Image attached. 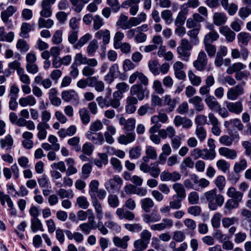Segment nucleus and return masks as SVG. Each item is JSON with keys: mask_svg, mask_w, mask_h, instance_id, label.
Returning a JSON list of instances; mask_svg holds the SVG:
<instances>
[{"mask_svg": "<svg viewBox=\"0 0 251 251\" xmlns=\"http://www.w3.org/2000/svg\"><path fill=\"white\" fill-rule=\"evenodd\" d=\"M99 182L97 180H92L89 185V194L92 199V204L94 206L97 218L101 220L103 217V211L102 205L98 201L96 193L98 192Z\"/></svg>", "mask_w": 251, "mask_h": 251, "instance_id": "1", "label": "nucleus"}, {"mask_svg": "<svg viewBox=\"0 0 251 251\" xmlns=\"http://www.w3.org/2000/svg\"><path fill=\"white\" fill-rule=\"evenodd\" d=\"M203 198L208 202V208L211 210H216L224 202V197L221 194H217L216 189L206 191L203 194Z\"/></svg>", "mask_w": 251, "mask_h": 251, "instance_id": "2", "label": "nucleus"}, {"mask_svg": "<svg viewBox=\"0 0 251 251\" xmlns=\"http://www.w3.org/2000/svg\"><path fill=\"white\" fill-rule=\"evenodd\" d=\"M149 90L147 87H144L141 84L133 85L130 89V94L131 96H136L138 100H142L146 97H148Z\"/></svg>", "mask_w": 251, "mask_h": 251, "instance_id": "3", "label": "nucleus"}, {"mask_svg": "<svg viewBox=\"0 0 251 251\" xmlns=\"http://www.w3.org/2000/svg\"><path fill=\"white\" fill-rule=\"evenodd\" d=\"M191 155L195 159L201 158L205 160H212L215 157V152L210 151L207 149L201 150L195 148L191 151Z\"/></svg>", "mask_w": 251, "mask_h": 251, "instance_id": "4", "label": "nucleus"}, {"mask_svg": "<svg viewBox=\"0 0 251 251\" xmlns=\"http://www.w3.org/2000/svg\"><path fill=\"white\" fill-rule=\"evenodd\" d=\"M123 185V180L118 175L108 179L104 184L105 189L109 192L114 193L119 191Z\"/></svg>", "mask_w": 251, "mask_h": 251, "instance_id": "5", "label": "nucleus"}, {"mask_svg": "<svg viewBox=\"0 0 251 251\" xmlns=\"http://www.w3.org/2000/svg\"><path fill=\"white\" fill-rule=\"evenodd\" d=\"M96 101H97L99 106L100 108H104V107H112L115 109L118 108L121 104L120 101L119 100L108 99V97L103 98L102 96H99L97 98Z\"/></svg>", "mask_w": 251, "mask_h": 251, "instance_id": "6", "label": "nucleus"}, {"mask_svg": "<svg viewBox=\"0 0 251 251\" xmlns=\"http://www.w3.org/2000/svg\"><path fill=\"white\" fill-rule=\"evenodd\" d=\"M229 136L224 135L219 138V142L223 145L230 147L232 145L233 141H238L240 139V135L237 131H234L229 129L228 130Z\"/></svg>", "mask_w": 251, "mask_h": 251, "instance_id": "7", "label": "nucleus"}, {"mask_svg": "<svg viewBox=\"0 0 251 251\" xmlns=\"http://www.w3.org/2000/svg\"><path fill=\"white\" fill-rule=\"evenodd\" d=\"M208 63L207 55L204 51H201L198 55L197 59L194 61V67L199 71H203Z\"/></svg>", "mask_w": 251, "mask_h": 251, "instance_id": "8", "label": "nucleus"}, {"mask_svg": "<svg viewBox=\"0 0 251 251\" xmlns=\"http://www.w3.org/2000/svg\"><path fill=\"white\" fill-rule=\"evenodd\" d=\"M244 93V88L243 85L238 84L234 87L230 88L227 92V98L231 100H235L237 99L238 97L242 95Z\"/></svg>", "mask_w": 251, "mask_h": 251, "instance_id": "9", "label": "nucleus"}, {"mask_svg": "<svg viewBox=\"0 0 251 251\" xmlns=\"http://www.w3.org/2000/svg\"><path fill=\"white\" fill-rule=\"evenodd\" d=\"M173 226V221L169 218H164L162 222L158 224H153L150 226V228L153 231H162L166 228H169Z\"/></svg>", "mask_w": 251, "mask_h": 251, "instance_id": "10", "label": "nucleus"}, {"mask_svg": "<svg viewBox=\"0 0 251 251\" xmlns=\"http://www.w3.org/2000/svg\"><path fill=\"white\" fill-rule=\"evenodd\" d=\"M95 37L98 39L102 40V49L104 51L106 50V45L108 44L110 42V33L109 30H99L95 34Z\"/></svg>", "mask_w": 251, "mask_h": 251, "instance_id": "11", "label": "nucleus"}, {"mask_svg": "<svg viewBox=\"0 0 251 251\" xmlns=\"http://www.w3.org/2000/svg\"><path fill=\"white\" fill-rule=\"evenodd\" d=\"M119 124L123 126V128L127 132L132 131L135 127L136 120L130 118L126 120L125 117L120 116L119 118Z\"/></svg>", "mask_w": 251, "mask_h": 251, "instance_id": "12", "label": "nucleus"}, {"mask_svg": "<svg viewBox=\"0 0 251 251\" xmlns=\"http://www.w3.org/2000/svg\"><path fill=\"white\" fill-rule=\"evenodd\" d=\"M138 99L133 96H128L126 100L125 110L128 114L133 113L136 110V105L138 103Z\"/></svg>", "mask_w": 251, "mask_h": 251, "instance_id": "13", "label": "nucleus"}, {"mask_svg": "<svg viewBox=\"0 0 251 251\" xmlns=\"http://www.w3.org/2000/svg\"><path fill=\"white\" fill-rule=\"evenodd\" d=\"M188 13V9L185 6V4L182 5L180 8V11L175 21L176 26L183 25L187 18V15Z\"/></svg>", "mask_w": 251, "mask_h": 251, "instance_id": "14", "label": "nucleus"}, {"mask_svg": "<svg viewBox=\"0 0 251 251\" xmlns=\"http://www.w3.org/2000/svg\"><path fill=\"white\" fill-rule=\"evenodd\" d=\"M181 175L179 173L174 171L173 173L163 171L160 175V179L162 181H176L180 179Z\"/></svg>", "mask_w": 251, "mask_h": 251, "instance_id": "15", "label": "nucleus"}, {"mask_svg": "<svg viewBox=\"0 0 251 251\" xmlns=\"http://www.w3.org/2000/svg\"><path fill=\"white\" fill-rule=\"evenodd\" d=\"M174 123L176 126H182L184 128H189L193 125V122L190 119L186 117H182L178 115L175 117Z\"/></svg>", "mask_w": 251, "mask_h": 251, "instance_id": "16", "label": "nucleus"}, {"mask_svg": "<svg viewBox=\"0 0 251 251\" xmlns=\"http://www.w3.org/2000/svg\"><path fill=\"white\" fill-rule=\"evenodd\" d=\"M85 136L87 139L94 144L101 145L103 143L104 138L103 135L100 132H86Z\"/></svg>", "mask_w": 251, "mask_h": 251, "instance_id": "17", "label": "nucleus"}, {"mask_svg": "<svg viewBox=\"0 0 251 251\" xmlns=\"http://www.w3.org/2000/svg\"><path fill=\"white\" fill-rule=\"evenodd\" d=\"M219 153L226 158L230 160H234L237 157V152L234 149H229L226 147H221L219 149Z\"/></svg>", "mask_w": 251, "mask_h": 251, "instance_id": "18", "label": "nucleus"}, {"mask_svg": "<svg viewBox=\"0 0 251 251\" xmlns=\"http://www.w3.org/2000/svg\"><path fill=\"white\" fill-rule=\"evenodd\" d=\"M163 106L165 107V111L169 113L175 109L176 106V99H172L170 95L164 97Z\"/></svg>", "mask_w": 251, "mask_h": 251, "instance_id": "19", "label": "nucleus"}, {"mask_svg": "<svg viewBox=\"0 0 251 251\" xmlns=\"http://www.w3.org/2000/svg\"><path fill=\"white\" fill-rule=\"evenodd\" d=\"M17 10V8L13 5L8 6L6 10L0 13V18L3 23L6 24L9 21V18L11 17Z\"/></svg>", "mask_w": 251, "mask_h": 251, "instance_id": "20", "label": "nucleus"}, {"mask_svg": "<svg viewBox=\"0 0 251 251\" xmlns=\"http://www.w3.org/2000/svg\"><path fill=\"white\" fill-rule=\"evenodd\" d=\"M50 128V125L45 122H39L37 126L38 133L37 136L40 140H44L47 136V130Z\"/></svg>", "mask_w": 251, "mask_h": 251, "instance_id": "21", "label": "nucleus"}, {"mask_svg": "<svg viewBox=\"0 0 251 251\" xmlns=\"http://www.w3.org/2000/svg\"><path fill=\"white\" fill-rule=\"evenodd\" d=\"M226 108L228 111L235 114H240L243 110V106L241 101L229 102L226 104Z\"/></svg>", "mask_w": 251, "mask_h": 251, "instance_id": "22", "label": "nucleus"}, {"mask_svg": "<svg viewBox=\"0 0 251 251\" xmlns=\"http://www.w3.org/2000/svg\"><path fill=\"white\" fill-rule=\"evenodd\" d=\"M89 87H94L95 90L98 92H101L104 91L105 85L102 81L99 80L96 76L89 77Z\"/></svg>", "mask_w": 251, "mask_h": 251, "instance_id": "23", "label": "nucleus"}, {"mask_svg": "<svg viewBox=\"0 0 251 251\" xmlns=\"http://www.w3.org/2000/svg\"><path fill=\"white\" fill-rule=\"evenodd\" d=\"M184 66V64L180 61H177L174 64L173 68L175 75L176 77L178 79L183 80L186 77V74L184 71H183Z\"/></svg>", "mask_w": 251, "mask_h": 251, "instance_id": "24", "label": "nucleus"}, {"mask_svg": "<svg viewBox=\"0 0 251 251\" xmlns=\"http://www.w3.org/2000/svg\"><path fill=\"white\" fill-rule=\"evenodd\" d=\"M220 32L226 37V40L231 42L235 40V33L231 30L228 26H221L219 28Z\"/></svg>", "mask_w": 251, "mask_h": 251, "instance_id": "25", "label": "nucleus"}, {"mask_svg": "<svg viewBox=\"0 0 251 251\" xmlns=\"http://www.w3.org/2000/svg\"><path fill=\"white\" fill-rule=\"evenodd\" d=\"M136 135L135 132H128L126 135L122 134L118 138V142L123 145H127L133 142L135 140Z\"/></svg>", "mask_w": 251, "mask_h": 251, "instance_id": "26", "label": "nucleus"}, {"mask_svg": "<svg viewBox=\"0 0 251 251\" xmlns=\"http://www.w3.org/2000/svg\"><path fill=\"white\" fill-rule=\"evenodd\" d=\"M140 204L142 209L146 213L151 211L154 206L153 201L150 198H145L141 200Z\"/></svg>", "mask_w": 251, "mask_h": 251, "instance_id": "27", "label": "nucleus"}, {"mask_svg": "<svg viewBox=\"0 0 251 251\" xmlns=\"http://www.w3.org/2000/svg\"><path fill=\"white\" fill-rule=\"evenodd\" d=\"M37 101L36 99L32 95H28L25 97H22L19 100V103L23 107L27 106H32L36 104Z\"/></svg>", "mask_w": 251, "mask_h": 251, "instance_id": "28", "label": "nucleus"}, {"mask_svg": "<svg viewBox=\"0 0 251 251\" xmlns=\"http://www.w3.org/2000/svg\"><path fill=\"white\" fill-rule=\"evenodd\" d=\"M227 195L239 202L242 201L243 193L240 191H237L236 189L233 187H229L227 191Z\"/></svg>", "mask_w": 251, "mask_h": 251, "instance_id": "29", "label": "nucleus"}, {"mask_svg": "<svg viewBox=\"0 0 251 251\" xmlns=\"http://www.w3.org/2000/svg\"><path fill=\"white\" fill-rule=\"evenodd\" d=\"M205 102L207 106L211 110L217 111V108H220V103L217 100L216 98L213 96H207L205 99Z\"/></svg>", "mask_w": 251, "mask_h": 251, "instance_id": "30", "label": "nucleus"}, {"mask_svg": "<svg viewBox=\"0 0 251 251\" xmlns=\"http://www.w3.org/2000/svg\"><path fill=\"white\" fill-rule=\"evenodd\" d=\"M41 6L40 17L48 18L51 17L52 15L51 6H50L45 1H41Z\"/></svg>", "mask_w": 251, "mask_h": 251, "instance_id": "31", "label": "nucleus"}, {"mask_svg": "<svg viewBox=\"0 0 251 251\" xmlns=\"http://www.w3.org/2000/svg\"><path fill=\"white\" fill-rule=\"evenodd\" d=\"M143 221L146 224L156 223L160 221L161 217L159 214L151 213L144 214L142 216Z\"/></svg>", "mask_w": 251, "mask_h": 251, "instance_id": "32", "label": "nucleus"}, {"mask_svg": "<svg viewBox=\"0 0 251 251\" xmlns=\"http://www.w3.org/2000/svg\"><path fill=\"white\" fill-rule=\"evenodd\" d=\"M246 68V65L243 63L238 62L232 64L226 69V73L228 75H231L234 73H237Z\"/></svg>", "mask_w": 251, "mask_h": 251, "instance_id": "33", "label": "nucleus"}, {"mask_svg": "<svg viewBox=\"0 0 251 251\" xmlns=\"http://www.w3.org/2000/svg\"><path fill=\"white\" fill-rule=\"evenodd\" d=\"M57 91L55 88H51L49 92V98L51 103L55 106H59L61 103V99L57 97Z\"/></svg>", "mask_w": 251, "mask_h": 251, "instance_id": "34", "label": "nucleus"}, {"mask_svg": "<svg viewBox=\"0 0 251 251\" xmlns=\"http://www.w3.org/2000/svg\"><path fill=\"white\" fill-rule=\"evenodd\" d=\"M13 139L11 135L8 134L3 138L0 139V147L6 150H9L13 145Z\"/></svg>", "mask_w": 251, "mask_h": 251, "instance_id": "35", "label": "nucleus"}, {"mask_svg": "<svg viewBox=\"0 0 251 251\" xmlns=\"http://www.w3.org/2000/svg\"><path fill=\"white\" fill-rule=\"evenodd\" d=\"M237 39L240 46H246L251 39V35L249 33L241 32L237 35Z\"/></svg>", "mask_w": 251, "mask_h": 251, "instance_id": "36", "label": "nucleus"}, {"mask_svg": "<svg viewBox=\"0 0 251 251\" xmlns=\"http://www.w3.org/2000/svg\"><path fill=\"white\" fill-rule=\"evenodd\" d=\"M61 97L63 100L69 102L71 100H76L78 99V95L73 90L64 91L61 93Z\"/></svg>", "mask_w": 251, "mask_h": 251, "instance_id": "37", "label": "nucleus"}, {"mask_svg": "<svg viewBox=\"0 0 251 251\" xmlns=\"http://www.w3.org/2000/svg\"><path fill=\"white\" fill-rule=\"evenodd\" d=\"M189 103L194 105L197 111H202L204 109V105L202 102L201 98L199 96H195L188 100Z\"/></svg>", "mask_w": 251, "mask_h": 251, "instance_id": "38", "label": "nucleus"}, {"mask_svg": "<svg viewBox=\"0 0 251 251\" xmlns=\"http://www.w3.org/2000/svg\"><path fill=\"white\" fill-rule=\"evenodd\" d=\"M227 18L223 13L216 12L213 15V22L216 25H221L225 24L227 21Z\"/></svg>", "mask_w": 251, "mask_h": 251, "instance_id": "39", "label": "nucleus"}, {"mask_svg": "<svg viewBox=\"0 0 251 251\" xmlns=\"http://www.w3.org/2000/svg\"><path fill=\"white\" fill-rule=\"evenodd\" d=\"M30 222V227L34 233L37 232L38 230H40L41 231H43L44 230L43 224L39 218L31 219Z\"/></svg>", "mask_w": 251, "mask_h": 251, "instance_id": "40", "label": "nucleus"}, {"mask_svg": "<svg viewBox=\"0 0 251 251\" xmlns=\"http://www.w3.org/2000/svg\"><path fill=\"white\" fill-rule=\"evenodd\" d=\"M173 188L176 193L175 195L185 199L186 197V192L183 185L179 183H176L173 185Z\"/></svg>", "mask_w": 251, "mask_h": 251, "instance_id": "41", "label": "nucleus"}, {"mask_svg": "<svg viewBox=\"0 0 251 251\" xmlns=\"http://www.w3.org/2000/svg\"><path fill=\"white\" fill-rule=\"evenodd\" d=\"M177 196V195H173L172 200L169 202V205L172 209H179L182 206L181 202L184 199Z\"/></svg>", "mask_w": 251, "mask_h": 251, "instance_id": "42", "label": "nucleus"}, {"mask_svg": "<svg viewBox=\"0 0 251 251\" xmlns=\"http://www.w3.org/2000/svg\"><path fill=\"white\" fill-rule=\"evenodd\" d=\"M98 42L96 39L92 40L87 47L86 51L88 55L93 56L98 49Z\"/></svg>", "mask_w": 251, "mask_h": 251, "instance_id": "43", "label": "nucleus"}, {"mask_svg": "<svg viewBox=\"0 0 251 251\" xmlns=\"http://www.w3.org/2000/svg\"><path fill=\"white\" fill-rule=\"evenodd\" d=\"M79 115L80 120L83 125H86L90 122V116L88 110L85 108L80 109Z\"/></svg>", "mask_w": 251, "mask_h": 251, "instance_id": "44", "label": "nucleus"}, {"mask_svg": "<svg viewBox=\"0 0 251 251\" xmlns=\"http://www.w3.org/2000/svg\"><path fill=\"white\" fill-rule=\"evenodd\" d=\"M92 38L90 34L87 33L82 36L78 40L77 42L74 45V48L80 49Z\"/></svg>", "mask_w": 251, "mask_h": 251, "instance_id": "45", "label": "nucleus"}, {"mask_svg": "<svg viewBox=\"0 0 251 251\" xmlns=\"http://www.w3.org/2000/svg\"><path fill=\"white\" fill-rule=\"evenodd\" d=\"M219 38V34L216 31L213 30L205 35L203 43L212 44V42L216 41Z\"/></svg>", "mask_w": 251, "mask_h": 251, "instance_id": "46", "label": "nucleus"}, {"mask_svg": "<svg viewBox=\"0 0 251 251\" xmlns=\"http://www.w3.org/2000/svg\"><path fill=\"white\" fill-rule=\"evenodd\" d=\"M216 166L218 170L226 173L229 172L230 167V163L224 159H220L217 161Z\"/></svg>", "mask_w": 251, "mask_h": 251, "instance_id": "47", "label": "nucleus"}, {"mask_svg": "<svg viewBox=\"0 0 251 251\" xmlns=\"http://www.w3.org/2000/svg\"><path fill=\"white\" fill-rule=\"evenodd\" d=\"M247 167V162L245 159H241L239 161L236 162L233 167L235 173L238 174Z\"/></svg>", "mask_w": 251, "mask_h": 251, "instance_id": "48", "label": "nucleus"}, {"mask_svg": "<svg viewBox=\"0 0 251 251\" xmlns=\"http://www.w3.org/2000/svg\"><path fill=\"white\" fill-rule=\"evenodd\" d=\"M198 27L193 28L187 32V35L190 37L191 42L195 45L197 44L199 42L198 35L201 28H199V26Z\"/></svg>", "mask_w": 251, "mask_h": 251, "instance_id": "49", "label": "nucleus"}, {"mask_svg": "<svg viewBox=\"0 0 251 251\" xmlns=\"http://www.w3.org/2000/svg\"><path fill=\"white\" fill-rule=\"evenodd\" d=\"M54 24L53 21L50 19L45 20L44 18L40 17L38 21V25L39 28H51Z\"/></svg>", "mask_w": 251, "mask_h": 251, "instance_id": "50", "label": "nucleus"}, {"mask_svg": "<svg viewBox=\"0 0 251 251\" xmlns=\"http://www.w3.org/2000/svg\"><path fill=\"white\" fill-rule=\"evenodd\" d=\"M195 134L201 142L203 141L207 136L206 130L201 125L197 126Z\"/></svg>", "mask_w": 251, "mask_h": 251, "instance_id": "51", "label": "nucleus"}, {"mask_svg": "<svg viewBox=\"0 0 251 251\" xmlns=\"http://www.w3.org/2000/svg\"><path fill=\"white\" fill-rule=\"evenodd\" d=\"M107 202L109 206L113 208L118 207L120 204L119 198L115 194H110L108 196Z\"/></svg>", "mask_w": 251, "mask_h": 251, "instance_id": "52", "label": "nucleus"}, {"mask_svg": "<svg viewBox=\"0 0 251 251\" xmlns=\"http://www.w3.org/2000/svg\"><path fill=\"white\" fill-rule=\"evenodd\" d=\"M194 162L190 157H187L183 160L180 164V168L181 171H185L187 168H193L194 166Z\"/></svg>", "mask_w": 251, "mask_h": 251, "instance_id": "53", "label": "nucleus"}, {"mask_svg": "<svg viewBox=\"0 0 251 251\" xmlns=\"http://www.w3.org/2000/svg\"><path fill=\"white\" fill-rule=\"evenodd\" d=\"M142 148L140 146L132 147L129 151V156L132 159H137L141 155Z\"/></svg>", "mask_w": 251, "mask_h": 251, "instance_id": "54", "label": "nucleus"}, {"mask_svg": "<svg viewBox=\"0 0 251 251\" xmlns=\"http://www.w3.org/2000/svg\"><path fill=\"white\" fill-rule=\"evenodd\" d=\"M188 76L191 83L196 86H199L201 82V78L195 75L192 71H189L188 73Z\"/></svg>", "mask_w": 251, "mask_h": 251, "instance_id": "55", "label": "nucleus"}, {"mask_svg": "<svg viewBox=\"0 0 251 251\" xmlns=\"http://www.w3.org/2000/svg\"><path fill=\"white\" fill-rule=\"evenodd\" d=\"M31 30V26L29 24L23 23L21 27L20 36L24 38H27L29 37L28 33Z\"/></svg>", "mask_w": 251, "mask_h": 251, "instance_id": "56", "label": "nucleus"}, {"mask_svg": "<svg viewBox=\"0 0 251 251\" xmlns=\"http://www.w3.org/2000/svg\"><path fill=\"white\" fill-rule=\"evenodd\" d=\"M149 170V173L150 175L154 178H157L160 173V170L158 167V164L156 162L151 164Z\"/></svg>", "mask_w": 251, "mask_h": 251, "instance_id": "57", "label": "nucleus"}, {"mask_svg": "<svg viewBox=\"0 0 251 251\" xmlns=\"http://www.w3.org/2000/svg\"><path fill=\"white\" fill-rule=\"evenodd\" d=\"M103 128V124L100 120H97L91 123L87 132H97Z\"/></svg>", "mask_w": 251, "mask_h": 251, "instance_id": "58", "label": "nucleus"}, {"mask_svg": "<svg viewBox=\"0 0 251 251\" xmlns=\"http://www.w3.org/2000/svg\"><path fill=\"white\" fill-rule=\"evenodd\" d=\"M39 186L42 188H51V184L49 178L45 175L38 179Z\"/></svg>", "mask_w": 251, "mask_h": 251, "instance_id": "59", "label": "nucleus"}, {"mask_svg": "<svg viewBox=\"0 0 251 251\" xmlns=\"http://www.w3.org/2000/svg\"><path fill=\"white\" fill-rule=\"evenodd\" d=\"M57 194L61 199L70 198L72 199L74 194L71 189L66 190L63 188H60L57 192Z\"/></svg>", "mask_w": 251, "mask_h": 251, "instance_id": "60", "label": "nucleus"}, {"mask_svg": "<svg viewBox=\"0 0 251 251\" xmlns=\"http://www.w3.org/2000/svg\"><path fill=\"white\" fill-rule=\"evenodd\" d=\"M148 66L150 71L154 75L159 74V65L156 60H150L148 63Z\"/></svg>", "mask_w": 251, "mask_h": 251, "instance_id": "61", "label": "nucleus"}, {"mask_svg": "<svg viewBox=\"0 0 251 251\" xmlns=\"http://www.w3.org/2000/svg\"><path fill=\"white\" fill-rule=\"evenodd\" d=\"M251 14V6L241 7L239 9L238 15L241 19L244 20Z\"/></svg>", "mask_w": 251, "mask_h": 251, "instance_id": "62", "label": "nucleus"}, {"mask_svg": "<svg viewBox=\"0 0 251 251\" xmlns=\"http://www.w3.org/2000/svg\"><path fill=\"white\" fill-rule=\"evenodd\" d=\"M125 228L132 232H138L142 229V226L140 224H126L124 225Z\"/></svg>", "mask_w": 251, "mask_h": 251, "instance_id": "63", "label": "nucleus"}, {"mask_svg": "<svg viewBox=\"0 0 251 251\" xmlns=\"http://www.w3.org/2000/svg\"><path fill=\"white\" fill-rule=\"evenodd\" d=\"M177 52L179 57L181 58L183 60L187 61L190 55V52L185 49L183 48L181 46H178L177 48Z\"/></svg>", "mask_w": 251, "mask_h": 251, "instance_id": "64", "label": "nucleus"}]
</instances>
